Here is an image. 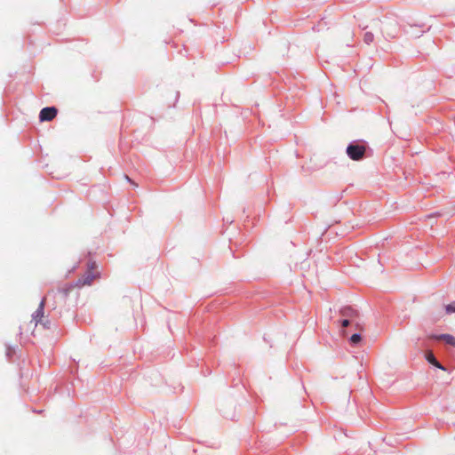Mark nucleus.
<instances>
[{
	"label": "nucleus",
	"mask_w": 455,
	"mask_h": 455,
	"mask_svg": "<svg viewBox=\"0 0 455 455\" xmlns=\"http://www.w3.org/2000/svg\"><path fill=\"white\" fill-rule=\"evenodd\" d=\"M99 276L98 273L94 271V267H91L85 275L79 278L75 285L68 284L63 288V292L68 294L74 287L81 288L84 285H91L92 282Z\"/></svg>",
	"instance_id": "f257e3e1"
},
{
	"label": "nucleus",
	"mask_w": 455,
	"mask_h": 455,
	"mask_svg": "<svg viewBox=\"0 0 455 455\" xmlns=\"http://www.w3.org/2000/svg\"><path fill=\"white\" fill-rule=\"evenodd\" d=\"M347 155L354 161L362 160L366 152V146L363 144H349L347 148Z\"/></svg>",
	"instance_id": "f03ea898"
},
{
	"label": "nucleus",
	"mask_w": 455,
	"mask_h": 455,
	"mask_svg": "<svg viewBox=\"0 0 455 455\" xmlns=\"http://www.w3.org/2000/svg\"><path fill=\"white\" fill-rule=\"evenodd\" d=\"M58 110L54 107H47L44 108L39 114V118L41 122L44 121H52L57 116Z\"/></svg>",
	"instance_id": "7ed1b4c3"
},
{
	"label": "nucleus",
	"mask_w": 455,
	"mask_h": 455,
	"mask_svg": "<svg viewBox=\"0 0 455 455\" xmlns=\"http://www.w3.org/2000/svg\"><path fill=\"white\" fill-rule=\"evenodd\" d=\"M348 326L355 331H361L363 330V324L357 319L343 320L342 327H348Z\"/></svg>",
	"instance_id": "20e7f679"
},
{
	"label": "nucleus",
	"mask_w": 455,
	"mask_h": 455,
	"mask_svg": "<svg viewBox=\"0 0 455 455\" xmlns=\"http://www.w3.org/2000/svg\"><path fill=\"white\" fill-rule=\"evenodd\" d=\"M33 322H35V326L37 327L39 324L43 326V328H46L50 323L48 320V315H36L33 317Z\"/></svg>",
	"instance_id": "39448f33"
},
{
	"label": "nucleus",
	"mask_w": 455,
	"mask_h": 455,
	"mask_svg": "<svg viewBox=\"0 0 455 455\" xmlns=\"http://www.w3.org/2000/svg\"><path fill=\"white\" fill-rule=\"evenodd\" d=\"M435 338L437 339H443L445 343H447L452 347H455V338L452 335L443 334L440 336H435Z\"/></svg>",
	"instance_id": "423d86ee"
},
{
	"label": "nucleus",
	"mask_w": 455,
	"mask_h": 455,
	"mask_svg": "<svg viewBox=\"0 0 455 455\" xmlns=\"http://www.w3.org/2000/svg\"><path fill=\"white\" fill-rule=\"evenodd\" d=\"M362 340V336L359 332H355L353 333L350 338H349V343L352 345V346H356L358 345Z\"/></svg>",
	"instance_id": "0eeeda50"
},
{
	"label": "nucleus",
	"mask_w": 455,
	"mask_h": 455,
	"mask_svg": "<svg viewBox=\"0 0 455 455\" xmlns=\"http://www.w3.org/2000/svg\"><path fill=\"white\" fill-rule=\"evenodd\" d=\"M427 360L430 363H432V364H434L435 366H436L437 368L443 369V366L438 363V361L435 359V357L434 356V355H433L431 352L427 353Z\"/></svg>",
	"instance_id": "6e6552de"
},
{
	"label": "nucleus",
	"mask_w": 455,
	"mask_h": 455,
	"mask_svg": "<svg viewBox=\"0 0 455 455\" xmlns=\"http://www.w3.org/2000/svg\"><path fill=\"white\" fill-rule=\"evenodd\" d=\"M374 36L371 32H366L363 36V41L365 44H370L373 42Z\"/></svg>",
	"instance_id": "1a4fd4ad"
},
{
	"label": "nucleus",
	"mask_w": 455,
	"mask_h": 455,
	"mask_svg": "<svg viewBox=\"0 0 455 455\" xmlns=\"http://www.w3.org/2000/svg\"><path fill=\"white\" fill-rule=\"evenodd\" d=\"M447 313H455V301L445 307Z\"/></svg>",
	"instance_id": "9d476101"
},
{
	"label": "nucleus",
	"mask_w": 455,
	"mask_h": 455,
	"mask_svg": "<svg viewBox=\"0 0 455 455\" xmlns=\"http://www.w3.org/2000/svg\"><path fill=\"white\" fill-rule=\"evenodd\" d=\"M342 335L343 336H347L348 335V331H342Z\"/></svg>",
	"instance_id": "9b49d317"
},
{
	"label": "nucleus",
	"mask_w": 455,
	"mask_h": 455,
	"mask_svg": "<svg viewBox=\"0 0 455 455\" xmlns=\"http://www.w3.org/2000/svg\"><path fill=\"white\" fill-rule=\"evenodd\" d=\"M40 310H43V302L40 304Z\"/></svg>",
	"instance_id": "f8f14e48"
},
{
	"label": "nucleus",
	"mask_w": 455,
	"mask_h": 455,
	"mask_svg": "<svg viewBox=\"0 0 455 455\" xmlns=\"http://www.w3.org/2000/svg\"><path fill=\"white\" fill-rule=\"evenodd\" d=\"M125 179L128 180L129 181H131V180L129 179L128 176H125Z\"/></svg>",
	"instance_id": "ddd939ff"
}]
</instances>
